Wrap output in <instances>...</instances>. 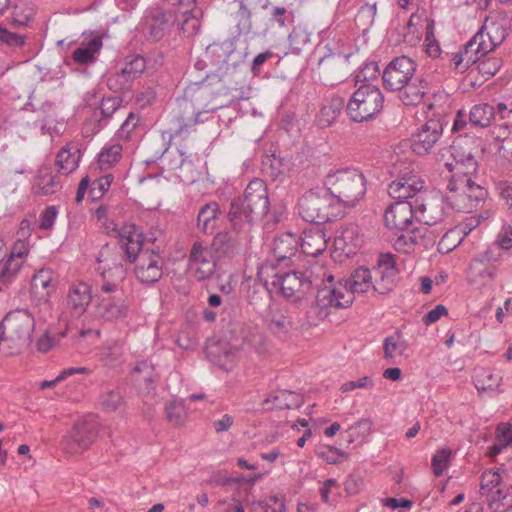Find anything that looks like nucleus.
Listing matches in <instances>:
<instances>
[{
	"instance_id": "nucleus-1",
	"label": "nucleus",
	"mask_w": 512,
	"mask_h": 512,
	"mask_svg": "<svg viewBox=\"0 0 512 512\" xmlns=\"http://www.w3.org/2000/svg\"><path fill=\"white\" fill-rule=\"evenodd\" d=\"M417 65L411 58L400 56L384 69L382 79L385 89L398 92L404 105H417L426 94V82L415 75Z\"/></svg>"
},
{
	"instance_id": "nucleus-2",
	"label": "nucleus",
	"mask_w": 512,
	"mask_h": 512,
	"mask_svg": "<svg viewBox=\"0 0 512 512\" xmlns=\"http://www.w3.org/2000/svg\"><path fill=\"white\" fill-rule=\"evenodd\" d=\"M337 207H355L366 194V179L355 168L331 169L323 179Z\"/></svg>"
},
{
	"instance_id": "nucleus-3",
	"label": "nucleus",
	"mask_w": 512,
	"mask_h": 512,
	"mask_svg": "<svg viewBox=\"0 0 512 512\" xmlns=\"http://www.w3.org/2000/svg\"><path fill=\"white\" fill-rule=\"evenodd\" d=\"M268 208L266 184L263 180L254 179L247 185L243 196L231 203L228 217L235 228L242 229L262 219Z\"/></svg>"
},
{
	"instance_id": "nucleus-4",
	"label": "nucleus",
	"mask_w": 512,
	"mask_h": 512,
	"mask_svg": "<svg viewBox=\"0 0 512 512\" xmlns=\"http://www.w3.org/2000/svg\"><path fill=\"white\" fill-rule=\"evenodd\" d=\"M35 328L34 316L26 309L8 312L0 323V349L17 354L30 341Z\"/></svg>"
},
{
	"instance_id": "nucleus-5",
	"label": "nucleus",
	"mask_w": 512,
	"mask_h": 512,
	"mask_svg": "<svg viewBox=\"0 0 512 512\" xmlns=\"http://www.w3.org/2000/svg\"><path fill=\"white\" fill-rule=\"evenodd\" d=\"M259 276L278 289L286 298H300L316 281L312 272L283 271L282 266H274L272 260L261 266Z\"/></svg>"
},
{
	"instance_id": "nucleus-6",
	"label": "nucleus",
	"mask_w": 512,
	"mask_h": 512,
	"mask_svg": "<svg viewBox=\"0 0 512 512\" xmlns=\"http://www.w3.org/2000/svg\"><path fill=\"white\" fill-rule=\"evenodd\" d=\"M480 494L486 498L494 512H507L512 509V484L499 468L485 470L480 478Z\"/></svg>"
},
{
	"instance_id": "nucleus-7",
	"label": "nucleus",
	"mask_w": 512,
	"mask_h": 512,
	"mask_svg": "<svg viewBox=\"0 0 512 512\" xmlns=\"http://www.w3.org/2000/svg\"><path fill=\"white\" fill-rule=\"evenodd\" d=\"M502 261L503 255L496 248H487L478 253L467 268V282L477 288L490 287L500 274Z\"/></svg>"
},
{
	"instance_id": "nucleus-8",
	"label": "nucleus",
	"mask_w": 512,
	"mask_h": 512,
	"mask_svg": "<svg viewBox=\"0 0 512 512\" xmlns=\"http://www.w3.org/2000/svg\"><path fill=\"white\" fill-rule=\"evenodd\" d=\"M383 105L381 90L371 83H365L352 94L347 104V113L353 121L363 122L377 115Z\"/></svg>"
},
{
	"instance_id": "nucleus-9",
	"label": "nucleus",
	"mask_w": 512,
	"mask_h": 512,
	"mask_svg": "<svg viewBox=\"0 0 512 512\" xmlns=\"http://www.w3.org/2000/svg\"><path fill=\"white\" fill-rule=\"evenodd\" d=\"M298 210L300 216L311 223H325L342 214L330 193L321 194L317 190H310L300 197Z\"/></svg>"
},
{
	"instance_id": "nucleus-10",
	"label": "nucleus",
	"mask_w": 512,
	"mask_h": 512,
	"mask_svg": "<svg viewBox=\"0 0 512 512\" xmlns=\"http://www.w3.org/2000/svg\"><path fill=\"white\" fill-rule=\"evenodd\" d=\"M447 188V200L459 212H472L482 206L488 197L487 189L476 180L464 179V182H449Z\"/></svg>"
},
{
	"instance_id": "nucleus-11",
	"label": "nucleus",
	"mask_w": 512,
	"mask_h": 512,
	"mask_svg": "<svg viewBox=\"0 0 512 512\" xmlns=\"http://www.w3.org/2000/svg\"><path fill=\"white\" fill-rule=\"evenodd\" d=\"M97 260V270L103 279L101 291L104 293L115 292L126 277L123 256L119 251L106 245L100 250Z\"/></svg>"
},
{
	"instance_id": "nucleus-12",
	"label": "nucleus",
	"mask_w": 512,
	"mask_h": 512,
	"mask_svg": "<svg viewBox=\"0 0 512 512\" xmlns=\"http://www.w3.org/2000/svg\"><path fill=\"white\" fill-rule=\"evenodd\" d=\"M216 267L215 250L203 241H195L187 259L188 274L197 281H205L214 275Z\"/></svg>"
},
{
	"instance_id": "nucleus-13",
	"label": "nucleus",
	"mask_w": 512,
	"mask_h": 512,
	"mask_svg": "<svg viewBox=\"0 0 512 512\" xmlns=\"http://www.w3.org/2000/svg\"><path fill=\"white\" fill-rule=\"evenodd\" d=\"M269 328L276 333H287L291 329L306 330L317 325L316 308L311 306L302 317L298 314V321H294L288 312L277 307H270L265 317Z\"/></svg>"
},
{
	"instance_id": "nucleus-14",
	"label": "nucleus",
	"mask_w": 512,
	"mask_h": 512,
	"mask_svg": "<svg viewBox=\"0 0 512 512\" xmlns=\"http://www.w3.org/2000/svg\"><path fill=\"white\" fill-rule=\"evenodd\" d=\"M354 296L343 280L334 282V276L328 275L326 283L319 288L316 296V309L319 308H346L353 303Z\"/></svg>"
},
{
	"instance_id": "nucleus-15",
	"label": "nucleus",
	"mask_w": 512,
	"mask_h": 512,
	"mask_svg": "<svg viewBox=\"0 0 512 512\" xmlns=\"http://www.w3.org/2000/svg\"><path fill=\"white\" fill-rule=\"evenodd\" d=\"M460 142L451 146L453 160L445 163V167L451 174L449 182H464V179L475 180L477 177L478 163L470 151H462Z\"/></svg>"
},
{
	"instance_id": "nucleus-16",
	"label": "nucleus",
	"mask_w": 512,
	"mask_h": 512,
	"mask_svg": "<svg viewBox=\"0 0 512 512\" xmlns=\"http://www.w3.org/2000/svg\"><path fill=\"white\" fill-rule=\"evenodd\" d=\"M136 278L145 284L159 281L163 274V260L159 253L153 250L142 251L134 261Z\"/></svg>"
},
{
	"instance_id": "nucleus-17",
	"label": "nucleus",
	"mask_w": 512,
	"mask_h": 512,
	"mask_svg": "<svg viewBox=\"0 0 512 512\" xmlns=\"http://www.w3.org/2000/svg\"><path fill=\"white\" fill-rule=\"evenodd\" d=\"M364 242L361 229L356 224L341 226L335 233L333 247L337 257L355 255Z\"/></svg>"
},
{
	"instance_id": "nucleus-18",
	"label": "nucleus",
	"mask_w": 512,
	"mask_h": 512,
	"mask_svg": "<svg viewBox=\"0 0 512 512\" xmlns=\"http://www.w3.org/2000/svg\"><path fill=\"white\" fill-rule=\"evenodd\" d=\"M96 438L95 426L87 420H79L63 439L64 449L71 454L87 450Z\"/></svg>"
},
{
	"instance_id": "nucleus-19",
	"label": "nucleus",
	"mask_w": 512,
	"mask_h": 512,
	"mask_svg": "<svg viewBox=\"0 0 512 512\" xmlns=\"http://www.w3.org/2000/svg\"><path fill=\"white\" fill-rule=\"evenodd\" d=\"M443 126L438 119H429L412 135L411 148L417 155L429 153L439 141Z\"/></svg>"
},
{
	"instance_id": "nucleus-20",
	"label": "nucleus",
	"mask_w": 512,
	"mask_h": 512,
	"mask_svg": "<svg viewBox=\"0 0 512 512\" xmlns=\"http://www.w3.org/2000/svg\"><path fill=\"white\" fill-rule=\"evenodd\" d=\"M251 350V340L246 338H234L229 342L219 344L220 355L213 360L225 371L233 370L242 356Z\"/></svg>"
},
{
	"instance_id": "nucleus-21",
	"label": "nucleus",
	"mask_w": 512,
	"mask_h": 512,
	"mask_svg": "<svg viewBox=\"0 0 512 512\" xmlns=\"http://www.w3.org/2000/svg\"><path fill=\"white\" fill-rule=\"evenodd\" d=\"M415 218L425 225H435L443 219L444 208L440 196H417L413 201Z\"/></svg>"
},
{
	"instance_id": "nucleus-22",
	"label": "nucleus",
	"mask_w": 512,
	"mask_h": 512,
	"mask_svg": "<svg viewBox=\"0 0 512 512\" xmlns=\"http://www.w3.org/2000/svg\"><path fill=\"white\" fill-rule=\"evenodd\" d=\"M414 218L413 201H397L388 206L384 213L385 226L391 231L408 229Z\"/></svg>"
},
{
	"instance_id": "nucleus-23",
	"label": "nucleus",
	"mask_w": 512,
	"mask_h": 512,
	"mask_svg": "<svg viewBox=\"0 0 512 512\" xmlns=\"http://www.w3.org/2000/svg\"><path fill=\"white\" fill-rule=\"evenodd\" d=\"M129 305L118 296H97L94 304V315L105 321H115L127 317Z\"/></svg>"
},
{
	"instance_id": "nucleus-24",
	"label": "nucleus",
	"mask_w": 512,
	"mask_h": 512,
	"mask_svg": "<svg viewBox=\"0 0 512 512\" xmlns=\"http://www.w3.org/2000/svg\"><path fill=\"white\" fill-rule=\"evenodd\" d=\"M425 181L418 175H406L388 185V194L399 201H407L424 194Z\"/></svg>"
},
{
	"instance_id": "nucleus-25",
	"label": "nucleus",
	"mask_w": 512,
	"mask_h": 512,
	"mask_svg": "<svg viewBox=\"0 0 512 512\" xmlns=\"http://www.w3.org/2000/svg\"><path fill=\"white\" fill-rule=\"evenodd\" d=\"M396 237L393 242L394 248L402 253H410L416 247L427 248L433 243V239L428 235V228L416 227L412 230L405 229Z\"/></svg>"
},
{
	"instance_id": "nucleus-26",
	"label": "nucleus",
	"mask_w": 512,
	"mask_h": 512,
	"mask_svg": "<svg viewBox=\"0 0 512 512\" xmlns=\"http://www.w3.org/2000/svg\"><path fill=\"white\" fill-rule=\"evenodd\" d=\"M120 249L124 251L127 260L134 262L136 257L143 251L142 233L134 224L123 225L119 232Z\"/></svg>"
},
{
	"instance_id": "nucleus-27",
	"label": "nucleus",
	"mask_w": 512,
	"mask_h": 512,
	"mask_svg": "<svg viewBox=\"0 0 512 512\" xmlns=\"http://www.w3.org/2000/svg\"><path fill=\"white\" fill-rule=\"evenodd\" d=\"M298 238L292 233L278 235L272 244V263L274 266H287V261L295 255L298 248Z\"/></svg>"
},
{
	"instance_id": "nucleus-28",
	"label": "nucleus",
	"mask_w": 512,
	"mask_h": 512,
	"mask_svg": "<svg viewBox=\"0 0 512 512\" xmlns=\"http://www.w3.org/2000/svg\"><path fill=\"white\" fill-rule=\"evenodd\" d=\"M139 30L153 40H159L164 36L167 28L165 13L160 8H152L146 11L138 25Z\"/></svg>"
},
{
	"instance_id": "nucleus-29",
	"label": "nucleus",
	"mask_w": 512,
	"mask_h": 512,
	"mask_svg": "<svg viewBox=\"0 0 512 512\" xmlns=\"http://www.w3.org/2000/svg\"><path fill=\"white\" fill-rule=\"evenodd\" d=\"M377 274L380 275V280L375 281L374 290L379 294H385L391 291L395 286L397 274L395 261L391 254H383L380 256Z\"/></svg>"
},
{
	"instance_id": "nucleus-30",
	"label": "nucleus",
	"mask_w": 512,
	"mask_h": 512,
	"mask_svg": "<svg viewBox=\"0 0 512 512\" xmlns=\"http://www.w3.org/2000/svg\"><path fill=\"white\" fill-rule=\"evenodd\" d=\"M477 224L478 221L471 218L466 224L457 225L450 229L439 241L438 251L444 254L453 251Z\"/></svg>"
},
{
	"instance_id": "nucleus-31",
	"label": "nucleus",
	"mask_w": 512,
	"mask_h": 512,
	"mask_svg": "<svg viewBox=\"0 0 512 512\" xmlns=\"http://www.w3.org/2000/svg\"><path fill=\"white\" fill-rule=\"evenodd\" d=\"M300 247L302 252L311 257H316L325 251L327 239L320 227H312L303 232Z\"/></svg>"
},
{
	"instance_id": "nucleus-32",
	"label": "nucleus",
	"mask_w": 512,
	"mask_h": 512,
	"mask_svg": "<svg viewBox=\"0 0 512 512\" xmlns=\"http://www.w3.org/2000/svg\"><path fill=\"white\" fill-rule=\"evenodd\" d=\"M481 29L485 32L484 35L487 36V42H482V46L489 49H495L507 36L506 22L499 17H486Z\"/></svg>"
},
{
	"instance_id": "nucleus-33",
	"label": "nucleus",
	"mask_w": 512,
	"mask_h": 512,
	"mask_svg": "<svg viewBox=\"0 0 512 512\" xmlns=\"http://www.w3.org/2000/svg\"><path fill=\"white\" fill-rule=\"evenodd\" d=\"M29 253V244L19 239L11 249L7 247V259L4 264V274L12 275V279L19 273Z\"/></svg>"
},
{
	"instance_id": "nucleus-34",
	"label": "nucleus",
	"mask_w": 512,
	"mask_h": 512,
	"mask_svg": "<svg viewBox=\"0 0 512 512\" xmlns=\"http://www.w3.org/2000/svg\"><path fill=\"white\" fill-rule=\"evenodd\" d=\"M92 300L91 286L83 281L73 283L68 292V303L74 313L83 314Z\"/></svg>"
},
{
	"instance_id": "nucleus-35",
	"label": "nucleus",
	"mask_w": 512,
	"mask_h": 512,
	"mask_svg": "<svg viewBox=\"0 0 512 512\" xmlns=\"http://www.w3.org/2000/svg\"><path fill=\"white\" fill-rule=\"evenodd\" d=\"M60 189L59 178L49 166H43L38 170L34 178L32 190L38 195H51Z\"/></svg>"
},
{
	"instance_id": "nucleus-36",
	"label": "nucleus",
	"mask_w": 512,
	"mask_h": 512,
	"mask_svg": "<svg viewBox=\"0 0 512 512\" xmlns=\"http://www.w3.org/2000/svg\"><path fill=\"white\" fill-rule=\"evenodd\" d=\"M31 285L37 296L47 300L56 288L53 271L49 268L38 270L32 278Z\"/></svg>"
},
{
	"instance_id": "nucleus-37",
	"label": "nucleus",
	"mask_w": 512,
	"mask_h": 512,
	"mask_svg": "<svg viewBox=\"0 0 512 512\" xmlns=\"http://www.w3.org/2000/svg\"><path fill=\"white\" fill-rule=\"evenodd\" d=\"M123 146L117 139H110L97 155V162L101 170L113 168L122 158Z\"/></svg>"
},
{
	"instance_id": "nucleus-38",
	"label": "nucleus",
	"mask_w": 512,
	"mask_h": 512,
	"mask_svg": "<svg viewBox=\"0 0 512 512\" xmlns=\"http://www.w3.org/2000/svg\"><path fill=\"white\" fill-rule=\"evenodd\" d=\"M123 355V347L117 340L110 339L104 342L97 351L99 362L108 368H114L120 364Z\"/></svg>"
},
{
	"instance_id": "nucleus-39",
	"label": "nucleus",
	"mask_w": 512,
	"mask_h": 512,
	"mask_svg": "<svg viewBox=\"0 0 512 512\" xmlns=\"http://www.w3.org/2000/svg\"><path fill=\"white\" fill-rule=\"evenodd\" d=\"M512 445V424L502 422L497 425L494 434V442L488 448L486 455L494 458Z\"/></svg>"
},
{
	"instance_id": "nucleus-40",
	"label": "nucleus",
	"mask_w": 512,
	"mask_h": 512,
	"mask_svg": "<svg viewBox=\"0 0 512 512\" xmlns=\"http://www.w3.org/2000/svg\"><path fill=\"white\" fill-rule=\"evenodd\" d=\"M101 47L102 41L99 37L85 39L73 51L72 58L78 64L92 63L95 61L96 54L99 53Z\"/></svg>"
},
{
	"instance_id": "nucleus-41",
	"label": "nucleus",
	"mask_w": 512,
	"mask_h": 512,
	"mask_svg": "<svg viewBox=\"0 0 512 512\" xmlns=\"http://www.w3.org/2000/svg\"><path fill=\"white\" fill-rule=\"evenodd\" d=\"M344 283H347V287L351 290L353 296L366 293L370 289L374 290L375 286L370 270L364 267L354 270L350 278L345 280Z\"/></svg>"
},
{
	"instance_id": "nucleus-42",
	"label": "nucleus",
	"mask_w": 512,
	"mask_h": 512,
	"mask_svg": "<svg viewBox=\"0 0 512 512\" xmlns=\"http://www.w3.org/2000/svg\"><path fill=\"white\" fill-rule=\"evenodd\" d=\"M176 13L180 30L184 36L192 37L199 32L201 24L199 13L195 9V6L190 8L186 7L182 10H178Z\"/></svg>"
},
{
	"instance_id": "nucleus-43",
	"label": "nucleus",
	"mask_w": 512,
	"mask_h": 512,
	"mask_svg": "<svg viewBox=\"0 0 512 512\" xmlns=\"http://www.w3.org/2000/svg\"><path fill=\"white\" fill-rule=\"evenodd\" d=\"M473 381L478 391L500 392L503 378L489 368H479L475 371Z\"/></svg>"
},
{
	"instance_id": "nucleus-44",
	"label": "nucleus",
	"mask_w": 512,
	"mask_h": 512,
	"mask_svg": "<svg viewBox=\"0 0 512 512\" xmlns=\"http://www.w3.org/2000/svg\"><path fill=\"white\" fill-rule=\"evenodd\" d=\"M427 21H434L425 14H412L408 24L407 31L404 34V40L411 46H415L421 40L422 34L427 32Z\"/></svg>"
},
{
	"instance_id": "nucleus-45",
	"label": "nucleus",
	"mask_w": 512,
	"mask_h": 512,
	"mask_svg": "<svg viewBox=\"0 0 512 512\" xmlns=\"http://www.w3.org/2000/svg\"><path fill=\"white\" fill-rule=\"evenodd\" d=\"M409 343L403 334L396 331L392 335L387 336L383 341L384 358L394 360L404 355L408 350Z\"/></svg>"
},
{
	"instance_id": "nucleus-46",
	"label": "nucleus",
	"mask_w": 512,
	"mask_h": 512,
	"mask_svg": "<svg viewBox=\"0 0 512 512\" xmlns=\"http://www.w3.org/2000/svg\"><path fill=\"white\" fill-rule=\"evenodd\" d=\"M79 149L75 144H68L61 148L57 154V164L63 174H70L79 165Z\"/></svg>"
},
{
	"instance_id": "nucleus-47",
	"label": "nucleus",
	"mask_w": 512,
	"mask_h": 512,
	"mask_svg": "<svg viewBox=\"0 0 512 512\" xmlns=\"http://www.w3.org/2000/svg\"><path fill=\"white\" fill-rule=\"evenodd\" d=\"M220 208L216 202L203 206L198 213V227L204 233H212L219 221Z\"/></svg>"
},
{
	"instance_id": "nucleus-48",
	"label": "nucleus",
	"mask_w": 512,
	"mask_h": 512,
	"mask_svg": "<svg viewBox=\"0 0 512 512\" xmlns=\"http://www.w3.org/2000/svg\"><path fill=\"white\" fill-rule=\"evenodd\" d=\"M343 107V101L339 97H333L326 101L317 115V123L321 127L330 126L339 116Z\"/></svg>"
},
{
	"instance_id": "nucleus-49",
	"label": "nucleus",
	"mask_w": 512,
	"mask_h": 512,
	"mask_svg": "<svg viewBox=\"0 0 512 512\" xmlns=\"http://www.w3.org/2000/svg\"><path fill=\"white\" fill-rule=\"evenodd\" d=\"M455 452L447 446L436 450L431 459V468L436 477H441L449 469Z\"/></svg>"
},
{
	"instance_id": "nucleus-50",
	"label": "nucleus",
	"mask_w": 512,
	"mask_h": 512,
	"mask_svg": "<svg viewBox=\"0 0 512 512\" xmlns=\"http://www.w3.org/2000/svg\"><path fill=\"white\" fill-rule=\"evenodd\" d=\"M469 116L470 123L473 126L485 128L492 123L495 117V109L489 104H478L471 108Z\"/></svg>"
},
{
	"instance_id": "nucleus-51",
	"label": "nucleus",
	"mask_w": 512,
	"mask_h": 512,
	"mask_svg": "<svg viewBox=\"0 0 512 512\" xmlns=\"http://www.w3.org/2000/svg\"><path fill=\"white\" fill-rule=\"evenodd\" d=\"M34 15V6L28 0H16L12 6L11 19L17 26H25Z\"/></svg>"
},
{
	"instance_id": "nucleus-52",
	"label": "nucleus",
	"mask_w": 512,
	"mask_h": 512,
	"mask_svg": "<svg viewBox=\"0 0 512 512\" xmlns=\"http://www.w3.org/2000/svg\"><path fill=\"white\" fill-rule=\"evenodd\" d=\"M372 422L368 419H361L351 425L347 431V441L349 443L362 444L366 442L372 433Z\"/></svg>"
},
{
	"instance_id": "nucleus-53",
	"label": "nucleus",
	"mask_w": 512,
	"mask_h": 512,
	"mask_svg": "<svg viewBox=\"0 0 512 512\" xmlns=\"http://www.w3.org/2000/svg\"><path fill=\"white\" fill-rule=\"evenodd\" d=\"M272 398L274 400V407L277 409H293L303 404V397L299 393L288 390L278 391Z\"/></svg>"
},
{
	"instance_id": "nucleus-54",
	"label": "nucleus",
	"mask_w": 512,
	"mask_h": 512,
	"mask_svg": "<svg viewBox=\"0 0 512 512\" xmlns=\"http://www.w3.org/2000/svg\"><path fill=\"white\" fill-rule=\"evenodd\" d=\"M187 409L183 401H172L166 406V417L167 420L173 426H180L185 423L187 419Z\"/></svg>"
},
{
	"instance_id": "nucleus-55",
	"label": "nucleus",
	"mask_w": 512,
	"mask_h": 512,
	"mask_svg": "<svg viewBox=\"0 0 512 512\" xmlns=\"http://www.w3.org/2000/svg\"><path fill=\"white\" fill-rule=\"evenodd\" d=\"M90 370L86 367H69L63 369L54 379L52 380H44L39 382L38 387L41 390H45L47 388L55 387L57 384L65 381L69 377L75 374H89Z\"/></svg>"
},
{
	"instance_id": "nucleus-56",
	"label": "nucleus",
	"mask_w": 512,
	"mask_h": 512,
	"mask_svg": "<svg viewBox=\"0 0 512 512\" xmlns=\"http://www.w3.org/2000/svg\"><path fill=\"white\" fill-rule=\"evenodd\" d=\"M146 68V61L140 55L127 58L124 66L120 69L131 81L140 76Z\"/></svg>"
},
{
	"instance_id": "nucleus-57",
	"label": "nucleus",
	"mask_w": 512,
	"mask_h": 512,
	"mask_svg": "<svg viewBox=\"0 0 512 512\" xmlns=\"http://www.w3.org/2000/svg\"><path fill=\"white\" fill-rule=\"evenodd\" d=\"M427 32L424 39V50L431 58H437L441 54L440 44L435 38V23L434 21H427Z\"/></svg>"
},
{
	"instance_id": "nucleus-58",
	"label": "nucleus",
	"mask_w": 512,
	"mask_h": 512,
	"mask_svg": "<svg viewBox=\"0 0 512 512\" xmlns=\"http://www.w3.org/2000/svg\"><path fill=\"white\" fill-rule=\"evenodd\" d=\"M254 512H285L284 498L268 496L254 505Z\"/></svg>"
},
{
	"instance_id": "nucleus-59",
	"label": "nucleus",
	"mask_w": 512,
	"mask_h": 512,
	"mask_svg": "<svg viewBox=\"0 0 512 512\" xmlns=\"http://www.w3.org/2000/svg\"><path fill=\"white\" fill-rule=\"evenodd\" d=\"M138 122L139 117L134 113H130L118 129L113 139H117L120 143L121 141H127L130 138L132 132L138 126Z\"/></svg>"
},
{
	"instance_id": "nucleus-60",
	"label": "nucleus",
	"mask_w": 512,
	"mask_h": 512,
	"mask_svg": "<svg viewBox=\"0 0 512 512\" xmlns=\"http://www.w3.org/2000/svg\"><path fill=\"white\" fill-rule=\"evenodd\" d=\"M375 16L376 4L366 3L359 9L356 15V21L359 25L363 26L364 30H366L373 25Z\"/></svg>"
},
{
	"instance_id": "nucleus-61",
	"label": "nucleus",
	"mask_w": 512,
	"mask_h": 512,
	"mask_svg": "<svg viewBox=\"0 0 512 512\" xmlns=\"http://www.w3.org/2000/svg\"><path fill=\"white\" fill-rule=\"evenodd\" d=\"M100 403L104 410L114 412L122 405L123 399L118 391L110 390L101 395Z\"/></svg>"
},
{
	"instance_id": "nucleus-62",
	"label": "nucleus",
	"mask_w": 512,
	"mask_h": 512,
	"mask_svg": "<svg viewBox=\"0 0 512 512\" xmlns=\"http://www.w3.org/2000/svg\"><path fill=\"white\" fill-rule=\"evenodd\" d=\"M502 60L498 57H490L479 62L478 69L483 77L494 76L501 68Z\"/></svg>"
},
{
	"instance_id": "nucleus-63",
	"label": "nucleus",
	"mask_w": 512,
	"mask_h": 512,
	"mask_svg": "<svg viewBox=\"0 0 512 512\" xmlns=\"http://www.w3.org/2000/svg\"><path fill=\"white\" fill-rule=\"evenodd\" d=\"M130 82L132 81L121 70L109 74L107 78V85L113 91H122L128 88Z\"/></svg>"
},
{
	"instance_id": "nucleus-64",
	"label": "nucleus",
	"mask_w": 512,
	"mask_h": 512,
	"mask_svg": "<svg viewBox=\"0 0 512 512\" xmlns=\"http://www.w3.org/2000/svg\"><path fill=\"white\" fill-rule=\"evenodd\" d=\"M497 245L503 250L512 248V227L504 224L496 238Z\"/></svg>"
}]
</instances>
